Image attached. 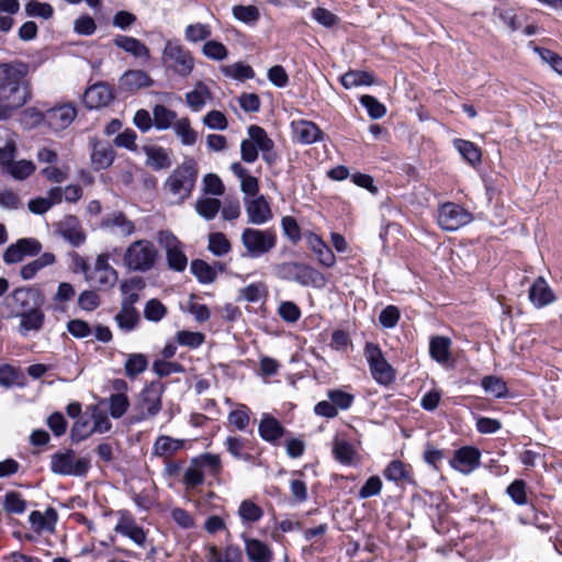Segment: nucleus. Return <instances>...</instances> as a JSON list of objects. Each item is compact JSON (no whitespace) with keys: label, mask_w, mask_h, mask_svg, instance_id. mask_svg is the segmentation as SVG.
<instances>
[{"label":"nucleus","mask_w":562,"mask_h":562,"mask_svg":"<svg viewBox=\"0 0 562 562\" xmlns=\"http://www.w3.org/2000/svg\"><path fill=\"white\" fill-rule=\"evenodd\" d=\"M27 68L23 64L0 65V121H7L31 99Z\"/></svg>","instance_id":"f257e3e1"},{"label":"nucleus","mask_w":562,"mask_h":562,"mask_svg":"<svg viewBox=\"0 0 562 562\" xmlns=\"http://www.w3.org/2000/svg\"><path fill=\"white\" fill-rule=\"evenodd\" d=\"M198 179V169L193 161L178 166L164 183V191L172 204H182L192 194Z\"/></svg>","instance_id":"f03ea898"},{"label":"nucleus","mask_w":562,"mask_h":562,"mask_svg":"<svg viewBox=\"0 0 562 562\" xmlns=\"http://www.w3.org/2000/svg\"><path fill=\"white\" fill-rule=\"evenodd\" d=\"M158 260V250L153 241L137 239L131 243L125 249L122 258L123 266L135 272H147L151 270Z\"/></svg>","instance_id":"7ed1b4c3"},{"label":"nucleus","mask_w":562,"mask_h":562,"mask_svg":"<svg viewBox=\"0 0 562 562\" xmlns=\"http://www.w3.org/2000/svg\"><path fill=\"white\" fill-rule=\"evenodd\" d=\"M161 63L167 71L181 78L189 77L195 66L193 54L179 41L166 42L161 54Z\"/></svg>","instance_id":"20e7f679"},{"label":"nucleus","mask_w":562,"mask_h":562,"mask_svg":"<svg viewBox=\"0 0 562 562\" xmlns=\"http://www.w3.org/2000/svg\"><path fill=\"white\" fill-rule=\"evenodd\" d=\"M276 276L282 280L293 281L303 286L322 288L326 279L322 272L302 262H283L274 267Z\"/></svg>","instance_id":"39448f33"},{"label":"nucleus","mask_w":562,"mask_h":562,"mask_svg":"<svg viewBox=\"0 0 562 562\" xmlns=\"http://www.w3.org/2000/svg\"><path fill=\"white\" fill-rule=\"evenodd\" d=\"M166 386L160 381H151L138 394L134 404L135 416L133 420L136 423L155 417L162 407V395Z\"/></svg>","instance_id":"423d86ee"},{"label":"nucleus","mask_w":562,"mask_h":562,"mask_svg":"<svg viewBox=\"0 0 562 562\" xmlns=\"http://www.w3.org/2000/svg\"><path fill=\"white\" fill-rule=\"evenodd\" d=\"M241 244L251 258L261 257L277 246V234L273 229H258L247 227L240 236Z\"/></svg>","instance_id":"0eeeda50"},{"label":"nucleus","mask_w":562,"mask_h":562,"mask_svg":"<svg viewBox=\"0 0 562 562\" xmlns=\"http://www.w3.org/2000/svg\"><path fill=\"white\" fill-rule=\"evenodd\" d=\"M50 471L64 476H85L90 469L89 458H77L71 449L50 456Z\"/></svg>","instance_id":"6e6552de"},{"label":"nucleus","mask_w":562,"mask_h":562,"mask_svg":"<svg viewBox=\"0 0 562 562\" xmlns=\"http://www.w3.org/2000/svg\"><path fill=\"white\" fill-rule=\"evenodd\" d=\"M5 305L14 317L23 312H27L36 306H43V293L32 286H21L14 289L7 297Z\"/></svg>","instance_id":"1a4fd4ad"},{"label":"nucleus","mask_w":562,"mask_h":562,"mask_svg":"<svg viewBox=\"0 0 562 562\" xmlns=\"http://www.w3.org/2000/svg\"><path fill=\"white\" fill-rule=\"evenodd\" d=\"M364 357L369 363L372 378L380 384L387 385L395 379L392 366L384 358L381 348L373 342L364 346Z\"/></svg>","instance_id":"9d476101"},{"label":"nucleus","mask_w":562,"mask_h":562,"mask_svg":"<svg viewBox=\"0 0 562 562\" xmlns=\"http://www.w3.org/2000/svg\"><path fill=\"white\" fill-rule=\"evenodd\" d=\"M473 216L464 207L453 202H447L439 206L437 223L448 232H454L471 223Z\"/></svg>","instance_id":"9b49d317"},{"label":"nucleus","mask_w":562,"mask_h":562,"mask_svg":"<svg viewBox=\"0 0 562 562\" xmlns=\"http://www.w3.org/2000/svg\"><path fill=\"white\" fill-rule=\"evenodd\" d=\"M157 240L166 251L169 268L183 271L188 266V258L182 250L181 241L169 231H160Z\"/></svg>","instance_id":"f8f14e48"},{"label":"nucleus","mask_w":562,"mask_h":562,"mask_svg":"<svg viewBox=\"0 0 562 562\" xmlns=\"http://www.w3.org/2000/svg\"><path fill=\"white\" fill-rule=\"evenodd\" d=\"M100 228L110 235L126 239L135 234L136 224L122 211H113L101 218Z\"/></svg>","instance_id":"ddd939ff"},{"label":"nucleus","mask_w":562,"mask_h":562,"mask_svg":"<svg viewBox=\"0 0 562 562\" xmlns=\"http://www.w3.org/2000/svg\"><path fill=\"white\" fill-rule=\"evenodd\" d=\"M42 250V244L32 237L20 238L9 245L3 252V261L7 265L19 263L26 256H36Z\"/></svg>","instance_id":"4468645a"},{"label":"nucleus","mask_w":562,"mask_h":562,"mask_svg":"<svg viewBox=\"0 0 562 562\" xmlns=\"http://www.w3.org/2000/svg\"><path fill=\"white\" fill-rule=\"evenodd\" d=\"M114 99V91L106 82H97L88 87L83 94V102L90 110L108 106Z\"/></svg>","instance_id":"2eb2a0df"},{"label":"nucleus","mask_w":562,"mask_h":562,"mask_svg":"<svg viewBox=\"0 0 562 562\" xmlns=\"http://www.w3.org/2000/svg\"><path fill=\"white\" fill-rule=\"evenodd\" d=\"M481 452L477 448L464 446L456 450L453 458L450 460V465L463 473L470 474L480 465Z\"/></svg>","instance_id":"dca6fc26"},{"label":"nucleus","mask_w":562,"mask_h":562,"mask_svg":"<svg viewBox=\"0 0 562 562\" xmlns=\"http://www.w3.org/2000/svg\"><path fill=\"white\" fill-rule=\"evenodd\" d=\"M245 210L248 223L262 225L272 218L270 205L263 195L245 198Z\"/></svg>","instance_id":"f3484780"},{"label":"nucleus","mask_w":562,"mask_h":562,"mask_svg":"<svg viewBox=\"0 0 562 562\" xmlns=\"http://www.w3.org/2000/svg\"><path fill=\"white\" fill-rule=\"evenodd\" d=\"M76 116L77 110L72 104H61L46 112V122L53 131L58 132L67 128Z\"/></svg>","instance_id":"a211bd4d"},{"label":"nucleus","mask_w":562,"mask_h":562,"mask_svg":"<svg viewBox=\"0 0 562 562\" xmlns=\"http://www.w3.org/2000/svg\"><path fill=\"white\" fill-rule=\"evenodd\" d=\"M91 145V165L95 171L108 169L115 159V151L109 143L97 139L90 140Z\"/></svg>","instance_id":"6ab92c4d"},{"label":"nucleus","mask_w":562,"mask_h":562,"mask_svg":"<svg viewBox=\"0 0 562 562\" xmlns=\"http://www.w3.org/2000/svg\"><path fill=\"white\" fill-rule=\"evenodd\" d=\"M57 229L60 236L75 247L80 246L86 240L82 226L79 220L74 215L64 217V220L58 223Z\"/></svg>","instance_id":"aec40b11"},{"label":"nucleus","mask_w":562,"mask_h":562,"mask_svg":"<svg viewBox=\"0 0 562 562\" xmlns=\"http://www.w3.org/2000/svg\"><path fill=\"white\" fill-rule=\"evenodd\" d=\"M304 239L310 249L316 255L321 265L330 268L336 262V257L327 244L315 233L306 232Z\"/></svg>","instance_id":"412c9836"},{"label":"nucleus","mask_w":562,"mask_h":562,"mask_svg":"<svg viewBox=\"0 0 562 562\" xmlns=\"http://www.w3.org/2000/svg\"><path fill=\"white\" fill-rule=\"evenodd\" d=\"M295 139L301 144H313L323 138V132L312 121L299 120L291 123Z\"/></svg>","instance_id":"4be33fe9"},{"label":"nucleus","mask_w":562,"mask_h":562,"mask_svg":"<svg viewBox=\"0 0 562 562\" xmlns=\"http://www.w3.org/2000/svg\"><path fill=\"white\" fill-rule=\"evenodd\" d=\"M15 317L20 318L18 330L21 336H27L31 331H40L45 322V314L42 306H36L35 308L23 312Z\"/></svg>","instance_id":"5701e85b"},{"label":"nucleus","mask_w":562,"mask_h":562,"mask_svg":"<svg viewBox=\"0 0 562 562\" xmlns=\"http://www.w3.org/2000/svg\"><path fill=\"white\" fill-rule=\"evenodd\" d=\"M258 432L261 439L274 443L284 435L285 429L277 418L265 413L260 419Z\"/></svg>","instance_id":"b1692460"},{"label":"nucleus","mask_w":562,"mask_h":562,"mask_svg":"<svg viewBox=\"0 0 562 562\" xmlns=\"http://www.w3.org/2000/svg\"><path fill=\"white\" fill-rule=\"evenodd\" d=\"M529 300L537 307H544L554 302L555 296L542 277H539L529 289Z\"/></svg>","instance_id":"393cba45"},{"label":"nucleus","mask_w":562,"mask_h":562,"mask_svg":"<svg viewBox=\"0 0 562 562\" xmlns=\"http://www.w3.org/2000/svg\"><path fill=\"white\" fill-rule=\"evenodd\" d=\"M245 552L250 562H272L273 560L270 547L255 538L245 539Z\"/></svg>","instance_id":"a878e982"},{"label":"nucleus","mask_w":562,"mask_h":562,"mask_svg":"<svg viewBox=\"0 0 562 562\" xmlns=\"http://www.w3.org/2000/svg\"><path fill=\"white\" fill-rule=\"evenodd\" d=\"M114 530L117 533H121L130 538L133 542H135L138 546L144 544L146 540V535L143 528L139 527L132 517L124 514L121 516Z\"/></svg>","instance_id":"bb28decb"},{"label":"nucleus","mask_w":562,"mask_h":562,"mask_svg":"<svg viewBox=\"0 0 562 562\" xmlns=\"http://www.w3.org/2000/svg\"><path fill=\"white\" fill-rule=\"evenodd\" d=\"M57 518V512L52 507L47 508L44 513L34 510L29 516L32 528L36 532H52L55 529Z\"/></svg>","instance_id":"cd10ccee"},{"label":"nucleus","mask_w":562,"mask_h":562,"mask_svg":"<svg viewBox=\"0 0 562 562\" xmlns=\"http://www.w3.org/2000/svg\"><path fill=\"white\" fill-rule=\"evenodd\" d=\"M113 43L134 57L149 59L150 54L147 46L139 40L126 35H116Z\"/></svg>","instance_id":"c85d7f7f"},{"label":"nucleus","mask_w":562,"mask_h":562,"mask_svg":"<svg viewBox=\"0 0 562 562\" xmlns=\"http://www.w3.org/2000/svg\"><path fill=\"white\" fill-rule=\"evenodd\" d=\"M211 100L212 93L202 81L195 83L194 89L186 93L187 105L193 112L201 111Z\"/></svg>","instance_id":"c756f323"},{"label":"nucleus","mask_w":562,"mask_h":562,"mask_svg":"<svg viewBox=\"0 0 562 562\" xmlns=\"http://www.w3.org/2000/svg\"><path fill=\"white\" fill-rule=\"evenodd\" d=\"M184 440L176 439L170 436H159L153 446V453L157 457L170 459L175 453L183 448Z\"/></svg>","instance_id":"7c9ffc66"},{"label":"nucleus","mask_w":562,"mask_h":562,"mask_svg":"<svg viewBox=\"0 0 562 562\" xmlns=\"http://www.w3.org/2000/svg\"><path fill=\"white\" fill-rule=\"evenodd\" d=\"M453 146L462 158L471 166L475 167L481 164L482 153L474 143L467 139L456 138L453 140Z\"/></svg>","instance_id":"2f4dec72"},{"label":"nucleus","mask_w":562,"mask_h":562,"mask_svg":"<svg viewBox=\"0 0 562 562\" xmlns=\"http://www.w3.org/2000/svg\"><path fill=\"white\" fill-rule=\"evenodd\" d=\"M142 150L146 155V165L153 169L160 170L170 166L169 156L162 147L143 146Z\"/></svg>","instance_id":"473e14b6"},{"label":"nucleus","mask_w":562,"mask_h":562,"mask_svg":"<svg viewBox=\"0 0 562 562\" xmlns=\"http://www.w3.org/2000/svg\"><path fill=\"white\" fill-rule=\"evenodd\" d=\"M221 201L216 198L203 196L195 201L196 213L205 221H212L221 210Z\"/></svg>","instance_id":"72a5a7b5"},{"label":"nucleus","mask_w":562,"mask_h":562,"mask_svg":"<svg viewBox=\"0 0 562 562\" xmlns=\"http://www.w3.org/2000/svg\"><path fill=\"white\" fill-rule=\"evenodd\" d=\"M154 125L159 131L172 127L177 121V113L162 104H157L153 109Z\"/></svg>","instance_id":"f704fd0d"},{"label":"nucleus","mask_w":562,"mask_h":562,"mask_svg":"<svg viewBox=\"0 0 562 562\" xmlns=\"http://www.w3.org/2000/svg\"><path fill=\"white\" fill-rule=\"evenodd\" d=\"M122 85L130 90L149 87L153 83L149 75L144 70H128L122 76Z\"/></svg>","instance_id":"c9c22d12"},{"label":"nucleus","mask_w":562,"mask_h":562,"mask_svg":"<svg viewBox=\"0 0 562 562\" xmlns=\"http://www.w3.org/2000/svg\"><path fill=\"white\" fill-rule=\"evenodd\" d=\"M340 82L346 89H351L360 86H371L374 82V77L368 71L350 70L340 77Z\"/></svg>","instance_id":"e433bc0d"},{"label":"nucleus","mask_w":562,"mask_h":562,"mask_svg":"<svg viewBox=\"0 0 562 562\" xmlns=\"http://www.w3.org/2000/svg\"><path fill=\"white\" fill-rule=\"evenodd\" d=\"M140 284V279L125 280L120 284V290L123 295L121 306L136 308L135 304L138 302L139 295L134 290L139 289Z\"/></svg>","instance_id":"4c0bfd02"},{"label":"nucleus","mask_w":562,"mask_h":562,"mask_svg":"<svg viewBox=\"0 0 562 562\" xmlns=\"http://www.w3.org/2000/svg\"><path fill=\"white\" fill-rule=\"evenodd\" d=\"M450 339L442 336L434 337L430 340V356L440 363H446L450 358Z\"/></svg>","instance_id":"58836bf2"},{"label":"nucleus","mask_w":562,"mask_h":562,"mask_svg":"<svg viewBox=\"0 0 562 562\" xmlns=\"http://www.w3.org/2000/svg\"><path fill=\"white\" fill-rule=\"evenodd\" d=\"M115 322L120 329L131 331L139 323V313L136 308L121 306L120 312L115 315Z\"/></svg>","instance_id":"ea45409f"},{"label":"nucleus","mask_w":562,"mask_h":562,"mask_svg":"<svg viewBox=\"0 0 562 562\" xmlns=\"http://www.w3.org/2000/svg\"><path fill=\"white\" fill-rule=\"evenodd\" d=\"M224 445L234 458L243 460L250 459V454L246 452L250 445L248 439L238 436H229L226 438Z\"/></svg>","instance_id":"a19ab883"},{"label":"nucleus","mask_w":562,"mask_h":562,"mask_svg":"<svg viewBox=\"0 0 562 562\" xmlns=\"http://www.w3.org/2000/svg\"><path fill=\"white\" fill-rule=\"evenodd\" d=\"M76 291L68 282H61L57 292L53 296L52 310L55 312H65V304L74 299Z\"/></svg>","instance_id":"79ce46f5"},{"label":"nucleus","mask_w":562,"mask_h":562,"mask_svg":"<svg viewBox=\"0 0 562 562\" xmlns=\"http://www.w3.org/2000/svg\"><path fill=\"white\" fill-rule=\"evenodd\" d=\"M172 128L183 145L191 146L195 144L198 134L191 127L190 120L188 117L177 120L172 125Z\"/></svg>","instance_id":"37998d69"},{"label":"nucleus","mask_w":562,"mask_h":562,"mask_svg":"<svg viewBox=\"0 0 562 562\" xmlns=\"http://www.w3.org/2000/svg\"><path fill=\"white\" fill-rule=\"evenodd\" d=\"M248 136L260 151H269V149L274 148L273 140L268 136L267 132L258 125H250L248 127Z\"/></svg>","instance_id":"c03bdc74"},{"label":"nucleus","mask_w":562,"mask_h":562,"mask_svg":"<svg viewBox=\"0 0 562 562\" xmlns=\"http://www.w3.org/2000/svg\"><path fill=\"white\" fill-rule=\"evenodd\" d=\"M191 272L193 276L204 284L212 283L216 279V271L207 262L195 259L191 262Z\"/></svg>","instance_id":"a18cd8bd"},{"label":"nucleus","mask_w":562,"mask_h":562,"mask_svg":"<svg viewBox=\"0 0 562 562\" xmlns=\"http://www.w3.org/2000/svg\"><path fill=\"white\" fill-rule=\"evenodd\" d=\"M148 367L147 358L143 353L128 355L124 369L128 378L134 379L143 373Z\"/></svg>","instance_id":"49530a36"},{"label":"nucleus","mask_w":562,"mask_h":562,"mask_svg":"<svg viewBox=\"0 0 562 562\" xmlns=\"http://www.w3.org/2000/svg\"><path fill=\"white\" fill-rule=\"evenodd\" d=\"M238 515L244 522H257L263 516V510L250 499H245L240 503Z\"/></svg>","instance_id":"de8ad7c7"},{"label":"nucleus","mask_w":562,"mask_h":562,"mask_svg":"<svg viewBox=\"0 0 562 562\" xmlns=\"http://www.w3.org/2000/svg\"><path fill=\"white\" fill-rule=\"evenodd\" d=\"M267 295V286L262 282L251 283L239 290L238 300L256 303Z\"/></svg>","instance_id":"09e8293b"},{"label":"nucleus","mask_w":562,"mask_h":562,"mask_svg":"<svg viewBox=\"0 0 562 562\" xmlns=\"http://www.w3.org/2000/svg\"><path fill=\"white\" fill-rule=\"evenodd\" d=\"M484 391L496 398H501L506 396L507 394V385L503 381V379L495 375H487L482 379L481 382Z\"/></svg>","instance_id":"8fccbe9b"},{"label":"nucleus","mask_w":562,"mask_h":562,"mask_svg":"<svg viewBox=\"0 0 562 562\" xmlns=\"http://www.w3.org/2000/svg\"><path fill=\"white\" fill-rule=\"evenodd\" d=\"M333 453L335 459L341 464L350 465L353 462L356 452L351 443L346 440L336 439L333 447Z\"/></svg>","instance_id":"3c124183"},{"label":"nucleus","mask_w":562,"mask_h":562,"mask_svg":"<svg viewBox=\"0 0 562 562\" xmlns=\"http://www.w3.org/2000/svg\"><path fill=\"white\" fill-rule=\"evenodd\" d=\"M212 34L211 26L204 23L189 24L184 30V38L190 43L207 40Z\"/></svg>","instance_id":"603ef678"},{"label":"nucleus","mask_w":562,"mask_h":562,"mask_svg":"<svg viewBox=\"0 0 562 562\" xmlns=\"http://www.w3.org/2000/svg\"><path fill=\"white\" fill-rule=\"evenodd\" d=\"M35 171V165L31 160L21 159L14 161L8 169L9 173L15 180H24Z\"/></svg>","instance_id":"864d4df0"},{"label":"nucleus","mask_w":562,"mask_h":562,"mask_svg":"<svg viewBox=\"0 0 562 562\" xmlns=\"http://www.w3.org/2000/svg\"><path fill=\"white\" fill-rule=\"evenodd\" d=\"M407 467L400 460L391 461L385 468L383 475L386 480L400 483L408 479Z\"/></svg>","instance_id":"5fc2aeb1"},{"label":"nucleus","mask_w":562,"mask_h":562,"mask_svg":"<svg viewBox=\"0 0 562 562\" xmlns=\"http://www.w3.org/2000/svg\"><path fill=\"white\" fill-rule=\"evenodd\" d=\"M204 482V473L192 459L190 465L186 469L183 474V484L187 490H193Z\"/></svg>","instance_id":"6e6d98bb"},{"label":"nucleus","mask_w":562,"mask_h":562,"mask_svg":"<svg viewBox=\"0 0 562 562\" xmlns=\"http://www.w3.org/2000/svg\"><path fill=\"white\" fill-rule=\"evenodd\" d=\"M193 460L198 463L204 475L210 474L215 476L221 472V460L217 454L204 453Z\"/></svg>","instance_id":"4d7b16f0"},{"label":"nucleus","mask_w":562,"mask_h":562,"mask_svg":"<svg viewBox=\"0 0 562 562\" xmlns=\"http://www.w3.org/2000/svg\"><path fill=\"white\" fill-rule=\"evenodd\" d=\"M27 16L48 20L54 15V8L47 2L29 1L24 5Z\"/></svg>","instance_id":"13d9d810"},{"label":"nucleus","mask_w":562,"mask_h":562,"mask_svg":"<svg viewBox=\"0 0 562 562\" xmlns=\"http://www.w3.org/2000/svg\"><path fill=\"white\" fill-rule=\"evenodd\" d=\"M207 248L213 255L221 257L229 252L232 246L223 233H211Z\"/></svg>","instance_id":"bf43d9fd"},{"label":"nucleus","mask_w":562,"mask_h":562,"mask_svg":"<svg viewBox=\"0 0 562 562\" xmlns=\"http://www.w3.org/2000/svg\"><path fill=\"white\" fill-rule=\"evenodd\" d=\"M167 314V307L157 299L147 301L144 307V317L148 322L158 323Z\"/></svg>","instance_id":"052dcab7"},{"label":"nucleus","mask_w":562,"mask_h":562,"mask_svg":"<svg viewBox=\"0 0 562 562\" xmlns=\"http://www.w3.org/2000/svg\"><path fill=\"white\" fill-rule=\"evenodd\" d=\"M3 509L9 514H23L26 509V501L18 492H9L4 495Z\"/></svg>","instance_id":"680f3d73"},{"label":"nucleus","mask_w":562,"mask_h":562,"mask_svg":"<svg viewBox=\"0 0 562 562\" xmlns=\"http://www.w3.org/2000/svg\"><path fill=\"white\" fill-rule=\"evenodd\" d=\"M130 407V400L126 394H112L109 398L110 415L117 419L121 418Z\"/></svg>","instance_id":"e2e57ef3"},{"label":"nucleus","mask_w":562,"mask_h":562,"mask_svg":"<svg viewBox=\"0 0 562 562\" xmlns=\"http://www.w3.org/2000/svg\"><path fill=\"white\" fill-rule=\"evenodd\" d=\"M223 72L225 76L238 80L252 79L255 77L254 69L249 65L243 63L228 65L224 67Z\"/></svg>","instance_id":"0e129e2a"},{"label":"nucleus","mask_w":562,"mask_h":562,"mask_svg":"<svg viewBox=\"0 0 562 562\" xmlns=\"http://www.w3.org/2000/svg\"><path fill=\"white\" fill-rule=\"evenodd\" d=\"M249 420L250 411L246 405H240L228 414V423L241 431L248 427Z\"/></svg>","instance_id":"69168bd1"},{"label":"nucleus","mask_w":562,"mask_h":562,"mask_svg":"<svg viewBox=\"0 0 562 562\" xmlns=\"http://www.w3.org/2000/svg\"><path fill=\"white\" fill-rule=\"evenodd\" d=\"M205 57L213 60H224L228 56V50L224 44L217 41H206L202 47Z\"/></svg>","instance_id":"338daca9"},{"label":"nucleus","mask_w":562,"mask_h":562,"mask_svg":"<svg viewBox=\"0 0 562 562\" xmlns=\"http://www.w3.org/2000/svg\"><path fill=\"white\" fill-rule=\"evenodd\" d=\"M209 562H241L240 552L236 548H227L221 553L215 548H212Z\"/></svg>","instance_id":"774afa93"}]
</instances>
